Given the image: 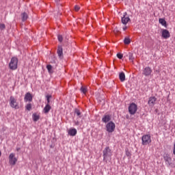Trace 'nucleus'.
Returning a JSON list of instances; mask_svg holds the SVG:
<instances>
[{
    "instance_id": "nucleus-1",
    "label": "nucleus",
    "mask_w": 175,
    "mask_h": 175,
    "mask_svg": "<svg viewBox=\"0 0 175 175\" xmlns=\"http://www.w3.org/2000/svg\"><path fill=\"white\" fill-rule=\"evenodd\" d=\"M103 161H105L106 163H107L108 158H111L113 156V152L111 151V149H110V147L107 146L103 151Z\"/></svg>"
},
{
    "instance_id": "nucleus-2",
    "label": "nucleus",
    "mask_w": 175,
    "mask_h": 175,
    "mask_svg": "<svg viewBox=\"0 0 175 175\" xmlns=\"http://www.w3.org/2000/svg\"><path fill=\"white\" fill-rule=\"evenodd\" d=\"M18 64V59L16 57H13L9 64V68L11 70H16L17 65Z\"/></svg>"
},
{
    "instance_id": "nucleus-3",
    "label": "nucleus",
    "mask_w": 175,
    "mask_h": 175,
    "mask_svg": "<svg viewBox=\"0 0 175 175\" xmlns=\"http://www.w3.org/2000/svg\"><path fill=\"white\" fill-rule=\"evenodd\" d=\"M142 146H148L151 144V135L150 134L144 135L142 137Z\"/></svg>"
},
{
    "instance_id": "nucleus-4",
    "label": "nucleus",
    "mask_w": 175,
    "mask_h": 175,
    "mask_svg": "<svg viewBox=\"0 0 175 175\" xmlns=\"http://www.w3.org/2000/svg\"><path fill=\"white\" fill-rule=\"evenodd\" d=\"M136 111H137V105L134 103H131L129 107V114L135 116V114H136Z\"/></svg>"
},
{
    "instance_id": "nucleus-5",
    "label": "nucleus",
    "mask_w": 175,
    "mask_h": 175,
    "mask_svg": "<svg viewBox=\"0 0 175 175\" xmlns=\"http://www.w3.org/2000/svg\"><path fill=\"white\" fill-rule=\"evenodd\" d=\"M10 106H11L12 109H20L18 102H17V100H16L13 96H10Z\"/></svg>"
},
{
    "instance_id": "nucleus-6",
    "label": "nucleus",
    "mask_w": 175,
    "mask_h": 175,
    "mask_svg": "<svg viewBox=\"0 0 175 175\" xmlns=\"http://www.w3.org/2000/svg\"><path fill=\"white\" fill-rule=\"evenodd\" d=\"M17 158H16V154L14 153H10L9 156V164L11 166H14L17 163Z\"/></svg>"
},
{
    "instance_id": "nucleus-7",
    "label": "nucleus",
    "mask_w": 175,
    "mask_h": 175,
    "mask_svg": "<svg viewBox=\"0 0 175 175\" xmlns=\"http://www.w3.org/2000/svg\"><path fill=\"white\" fill-rule=\"evenodd\" d=\"M107 131L109 133H112L114 132V129H116V124L113 122H109L106 125Z\"/></svg>"
},
{
    "instance_id": "nucleus-8",
    "label": "nucleus",
    "mask_w": 175,
    "mask_h": 175,
    "mask_svg": "<svg viewBox=\"0 0 175 175\" xmlns=\"http://www.w3.org/2000/svg\"><path fill=\"white\" fill-rule=\"evenodd\" d=\"M163 158L165 161V164L167 165V166H170V165H172V157H170V154H164Z\"/></svg>"
},
{
    "instance_id": "nucleus-9",
    "label": "nucleus",
    "mask_w": 175,
    "mask_h": 175,
    "mask_svg": "<svg viewBox=\"0 0 175 175\" xmlns=\"http://www.w3.org/2000/svg\"><path fill=\"white\" fill-rule=\"evenodd\" d=\"M161 35L163 39H169V38H170V33L167 29H162Z\"/></svg>"
},
{
    "instance_id": "nucleus-10",
    "label": "nucleus",
    "mask_w": 175,
    "mask_h": 175,
    "mask_svg": "<svg viewBox=\"0 0 175 175\" xmlns=\"http://www.w3.org/2000/svg\"><path fill=\"white\" fill-rule=\"evenodd\" d=\"M151 73H152V70L151 69V68L146 67L145 68H144L142 75H144V76L147 77V76H150Z\"/></svg>"
},
{
    "instance_id": "nucleus-11",
    "label": "nucleus",
    "mask_w": 175,
    "mask_h": 175,
    "mask_svg": "<svg viewBox=\"0 0 175 175\" xmlns=\"http://www.w3.org/2000/svg\"><path fill=\"white\" fill-rule=\"evenodd\" d=\"M157 102V98L155 96H151L148 98V105L152 107L154 105H155V103Z\"/></svg>"
},
{
    "instance_id": "nucleus-12",
    "label": "nucleus",
    "mask_w": 175,
    "mask_h": 175,
    "mask_svg": "<svg viewBox=\"0 0 175 175\" xmlns=\"http://www.w3.org/2000/svg\"><path fill=\"white\" fill-rule=\"evenodd\" d=\"M33 96L29 92L26 93L25 95V102H32Z\"/></svg>"
},
{
    "instance_id": "nucleus-13",
    "label": "nucleus",
    "mask_w": 175,
    "mask_h": 175,
    "mask_svg": "<svg viewBox=\"0 0 175 175\" xmlns=\"http://www.w3.org/2000/svg\"><path fill=\"white\" fill-rule=\"evenodd\" d=\"M68 133L69 136H76V135H77V130L75 128L70 129L68 131Z\"/></svg>"
},
{
    "instance_id": "nucleus-14",
    "label": "nucleus",
    "mask_w": 175,
    "mask_h": 175,
    "mask_svg": "<svg viewBox=\"0 0 175 175\" xmlns=\"http://www.w3.org/2000/svg\"><path fill=\"white\" fill-rule=\"evenodd\" d=\"M80 91L83 95H87V92H88V86L82 85L80 88Z\"/></svg>"
},
{
    "instance_id": "nucleus-15",
    "label": "nucleus",
    "mask_w": 175,
    "mask_h": 175,
    "mask_svg": "<svg viewBox=\"0 0 175 175\" xmlns=\"http://www.w3.org/2000/svg\"><path fill=\"white\" fill-rule=\"evenodd\" d=\"M129 21H131V18L129 16H126L124 15L123 17H122V24H124V25H126Z\"/></svg>"
},
{
    "instance_id": "nucleus-16",
    "label": "nucleus",
    "mask_w": 175,
    "mask_h": 175,
    "mask_svg": "<svg viewBox=\"0 0 175 175\" xmlns=\"http://www.w3.org/2000/svg\"><path fill=\"white\" fill-rule=\"evenodd\" d=\"M50 110H51V106L50 105V104H46L43 109V112L44 113V114H49Z\"/></svg>"
},
{
    "instance_id": "nucleus-17",
    "label": "nucleus",
    "mask_w": 175,
    "mask_h": 175,
    "mask_svg": "<svg viewBox=\"0 0 175 175\" xmlns=\"http://www.w3.org/2000/svg\"><path fill=\"white\" fill-rule=\"evenodd\" d=\"M111 120V116H110V115H105L103 118H102V121L103 122H109V121H110Z\"/></svg>"
},
{
    "instance_id": "nucleus-18",
    "label": "nucleus",
    "mask_w": 175,
    "mask_h": 175,
    "mask_svg": "<svg viewBox=\"0 0 175 175\" xmlns=\"http://www.w3.org/2000/svg\"><path fill=\"white\" fill-rule=\"evenodd\" d=\"M57 53L59 57H62L64 55V49H62V46H58Z\"/></svg>"
},
{
    "instance_id": "nucleus-19",
    "label": "nucleus",
    "mask_w": 175,
    "mask_h": 175,
    "mask_svg": "<svg viewBox=\"0 0 175 175\" xmlns=\"http://www.w3.org/2000/svg\"><path fill=\"white\" fill-rule=\"evenodd\" d=\"M46 69L49 75H53V73H54V70H53V66H51V64H48L46 66Z\"/></svg>"
},
{
    "instance_id": "nucleus-20",
    "label": "nucleus",
    "mask_w": 175,
    "mask_h": 175,
    "mask_svg": "<svg viewBox=\"0 0 175 175\" xmlns=\"http://www.w3.org/2000/svg\"><path fill=\"white\" fill-rule=\"evenodd\" d=\"M119 79L122 83L124 82L125 80V73H124V72H122L119 74Z\"/></svg>"
},
{
    "instance_id": "nucleus-21",
    "label": "nucleus",
    "mask_w": 175,
    "mask_h": 175,
    "mask_svg": "<svg viewBox=\"0 0 175 175\" xmlns=\"http://www.w3.org/2000/svg\"><path fill=\"white\" fill-rule=\"evenodd\" d=\"M159 24H161V25H163V27H167V23L164 18H159Z\"/></svg>"
},
{
    "instance_id": "nucleus-22",
    "label": "nucleus",
    "mask_w": 175,
    "mask_h": 175,
    "mask_svg": "<svg viewBox=\"0 0 175 175\" xmlns=\"http://www.w3.org/2000/svg\"><path fill=\"white\" fill-rule=\"evenodd\" d=\"M22 16V21H27L28 20V14L26 12H23L21 14Z\"/></svg>"
},
{
    "instance_id": "nucleus-23",
    "label": "nucleus",
    "mask_w": 175,
    "mask_h": 175,
    "mask_svg": "<svg viewBox=\"0 0 175 175\" xmlns=\"http://www.w3.org/2000/svg\"><path fill=\"white\" fill-rule=\"evenodd\" d=\"M75 114H77V117H79V118H81V117H82L81 111H80V109H75Z\"/></svg>"
},
{
    "instance_id": "nucleus-24",
    "label": "nucleus",
    "mask_w": 175,
    "mask_h": 175,
    "mask_svg": "<svg viewBox=\"0 0 175 175\" xmlns=\"http://www.w3.org/2000/svg\"><path fill=\"white\" fill-rule=\"evenodd\" d=\"M124 44H131V38L129 37H126L124 40Z\"/></svg>"
},
{
    "instance_id": "nucleus-25",
    "label": "nucleus",
    "mask_w": 175,
    "mask_h": 175,
    "mask_svg": "<svg viewBox=\"0 0 175 175\" xmlns=\"http://www.w3.org/2000/svg\"><path fill=\"white\" fill-rule=\"evenodd\" d=\"M25 109H26V110H28V111H31V110H32V104L28 103V104L25 106Z\"/></svg>"
},
{
    "instance_id": "nucleus-26",
    "label": "nucleus",
    "mask_w": 175,
    "mask_h": 175,
    "mask_svg": "<svg viewBox=\"0 0 175 175\" xmlns=\"http://www.w3.org/2000/svg\"><path fill=\"white\" fill-rule=\"evenodd\" d=\"M129 61H131V62H133L135 57H133V53H129Z\"/></svg>"
},
{
    "instance_id": "nucleus-27",
    "label": "nucleus",
    "mask_w": 175,
    "mask_h": 175,
    "mask_svg": "<svg viewBox=\"0 0 175 175\" xmlns=\"http://www.w3.org/2000/svg\"><path fill=\"white\" fill-rule=\"evenodd\" d=\"M40 118V116L37 114H33V121H38Z\"/></svg>"
},
{
    "instance_id": "nucleus-28",
    "label": "nucleus",
    "mask_w": 175,
    "mask_h": 175,
    "mask_svg": "<svg viewBox=\"0 0 175 175\" xmlns=\"http://www.w3.org/2000/svg\"><path fill=\"white\" fill-rule=\"evenodd\" d=\"M46 100H47V104L46 105H50V98H51V95H47L46 96Z\"/></svg>"
},
{
    "instance_id": "nucleus-29",
    "label": "nucleus",
    "mask_w": 175,
    "mask_h": 175,
    "mask_svg": "<svg viewBox=\"0 0 175 175\" xmlns=\"http://www.w3.org/2000/svg\"><path fill=\"white\" fill-rule=\"evenodd\" d=\"M57 39H58V40H59V42H62V40H64V38H62V36H61V35H59L58 36H57Z\"/></svg>"
},
{
    "instance_id": "nucleus-30",
    "label": "nucleus",
    "mask_w": 175,
    "mask_h": 175,
    "mask_svg": "<svg viewBox=\"0 0 175 175\" xmlns=\"http://www.w3.org/2000/svg\"><path fill=\"white\" fill-rule=\"evenodd\" d=\"M117 57L118 58H119V59H122V57H124V55L121 53H118Z\"/></svg>"
},
{
    "instance_id": "nucleus-31",
    "label": "nucleus",
    "mask_w": 175,
    "mask_h": 175,
    "mask_svg": "<svg viewBox=\"0 0 175 175\" xmlns=\"http://www.w3.org/2000/svg\"><path fill=\"white\" fill-rule=\"evenodd\" d=\"M74 9H75V12H79V10H80V6L75 5Z\"/></svg>"
},
{
    "instance_id": "nucleus-32",
    "label": "nucleus",
    "mask_w": 175,
    "mask_h": 175,
    "mask_svg": "<svg viewBox=\"0 0 175 175\" xmlns=\"http://www.w3.org/2000/svg\"><path fill=\"white\" fill-rule=\"evenodd\" d=\"M5 24L0 25V29H5Z\"/></svg>"
},
{
    "instance_id": "nucleus-33",
    "label": "nucleus",
    "mask_w": 175,
    "mask_h": 175,
    "mask_svg": "<svg viewBox=\"0 0 175 175\" xmlns=\"http://www.w3.org/2000/svg\"><path fill=\"white\" fill-rule=\"evenodd\" d=\"M126 157H131V152L130 151H129V150H126Z\"/></svg>"
},
{
    "instance_id": "nucleus-34",
    "label": "nucleus",
    "mask_w": 175,
    "mask_h": 175,
    "mask_svg": "<svg viewBox=\"0 0 175 175\" xmlns=\"http://www.w3.org/2000/svg\"><path fill=\"white\" fill-rule=\"evenodd\" d=\"M126 29H128V27L126 26L123 27V31H126Z\"/></svg>"
},
{
    "instance_id": "nucleus-35",
    "label": "nucleus",
    "mask_w": 175,
    "mask_h": 175,
    "mask_svg": "<svg viewBox=\"0 0 175 175\" xmlns=\"http://www.w3.org/2000/svg\"><path fill=\"white\" fill-rule=\"evenodd\" d=\"M2 155V152L0 151V157H1Z\"/></svg>"
}]
</instances>
